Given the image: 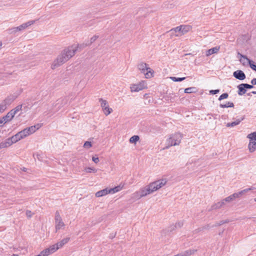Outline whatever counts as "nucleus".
I'll return each instance as SVG.
<instances>
[{"instance_id":"obj_12","label":"nucleus","mask_w":256,"mask_h":256,"mask_svg":"<svg viewBox=\"0 0 256 256\" xmlns=\"http://www.w3.org/2000/svg\"><path fill=\"white\" fill-rule=\"evenodd\" d=\"M8 138L10 140L11 144L12 145L13 144L16 143L21 139H22V136H21L20 132H18L15 135Z\"/></svg>"},{"instance_id":"obj_48","label":"nucleus","mask_w":256,"mask_h":256,"mask_svg":"<svg viewBox=\"0 0 256 256\" xmlns=\"http://www.w3.org/2000/svg\"><path fill=\"white\" fill-rule=\"evenodd\" d=\"M26 216L28 218H30L32 217V212L30 210H26Z\"/></svg>"},{"instance_id":"obj_11","label":"nucleus","mask_w":256,"mask_h":256,"mask_svg":"<svg viewBox=\"0 0 256 256\" xmlns=\"http://www.w3.org/2000/svg\"><path fill=\"white\" fill-rule=\"evenodd\" d=\"M145 88L144 82L140 83L137 84H133L130 86L132 92H138Z\"/></svg>"},{"instance_id":"obj_31","label":"nucleus","mask_w":256,"mask_h":256,"mask_svg":"<svg viewBox=\"0 0 256 256\" xmlns=\"http://www.w3.org/2000/svg\"><path fill=\"white\" fill-rule=\"evenodd\" d=\"M220 106L221 108H234V104L232 102H228L226 104H220Z\"/></svg>"},{"instance_id":"obj_9","label":"nucleus","mask_w":256,"mask_h":256,"mask_svg":"<svg viewBox=\"0 0 256 256\" xmlns=\"http://www.w3.org/2000/svg\"><path fill=\"white\" fill-rule=\"evenodd\" d=\"M99 102H100L102 109L104 114L106 116L110 114L112 112V108H109L108 102L106 100H104L102 98H100Z\"/></svg>"},{"instance_id":"obj_28","label":"nucleus","mask_w":256,"mask_h":256,"mask_svg":"<svg viewBox=\"0 0 256 256\" xmlns=\"http://www.w3.org/2000/svg\"><path fill=\"white\" fill-rule=\"evenodd\" d=\"M198 91V90L195 87H190L186 88L184 90V92L185 93L192 94L195 93Z\"/></svg>"},{"instance_id":"obj_55","label":"nucleus","mask_w":256,"mask_h":256,"mask_svg":"<svg viewBox=\"0 0 256 256\" xmlns=\"http://www.w3.org/2000/svg\"><path fill=\"white\" fill-rule=\"evenodd\" d=\"M248 96H250V93H248Z\"/></svg>"},{"instance_id":"obj_5","label":"nucleus","mask_w":256,"mask_h":256,"mask_svg":"<svg viewBox=\"0 0 256 256\" xmlns=\"http://www.w3.org/2000/svg\"><path fill=\"white\" fill-rule=\"evenodd\" d=\"M19 94L14 93L8 96L0 104L1 110H5L7 106L10 105L18 96Z\"/></svg>"},{"instance_id":"obj_56","label":"nucleus","mask_w":256,"mask_h":256,"mask_svg":"<svg viewBox=\"0 0 256 256\" xmlns=\"http://www.w3.org/2000/svg\"><path fill=\"white\" fill-rule=\"evenodd\" d=\"M26 168H24V170H24V171H26Z\"/></svg>"},{"instance_id":"obj_35","label":"nucleus","mask_w":256,"mask_h":256,"mask_svg":"<svg viewBox=\"0 0 256 256\" xmlns=\"http://www.w3.org/2000/svg\"><path fill=\"white\" fill-rule=\"evenodd\" d=\"M22 104L18 105L14 108L12 110H11L13 112L14 114L15 115L19 111L22 110Z\"/></svg>"},{"instance_id":"obj_51","label":"nucleus","mask_w":256,"mask_h":256,"mask_svg":"<svg viewBox=\"0 0 256 256\" xmlns=\"http://www.w3.org/2000/svg\"><path fill=\"white\" fill-rule=\"evenodd\" d=\"M5 121L4 118H3V117L1 118H0V125L2 124H4V122Z\"/></svg>"},{"instance_id":"obj_30","label":"nucleus","mask_w":256,"mask_h":256,"mask_svg":"<svg viewBox=\"0 0 256 256\" xmlns=\"http://www.w3.org/2000/svg\"><path fill=\"white\" fill-rule=\"evenodd\" d=\"M48 248V250H50V252L51 254L54 252L56 251L60 248H59L58 246L57 245V244H56L54 245L50 246Z\"/></svg>"},{"instance_id":"obj_22","label":"nucleus","mask_w":256,"mask_h":256,"mask_svg":"<svg viewBox=\"0 0 256 256\" xmlns=\"http://www.w3.org/2000/svg\"><path fill=\"white\" fill-rule=\"evenodd\" d=\"M248 149L250 152H254L256 150V142L250 141L248 144Z\"/></svg>"},{"instance_id":"obj_53","label":"nucleus","mask_w":256,"mask_h":256,"mask_svg":"<svg viewBox=\"0 0 256 256\" xmlns=\"http://www.w3.org/2000/svg\"><path fill=\"white\" fill-rule=\"evenodd\" d=\"M174 256H184L183 254H182V252L180 254H176V255H175Z\"/></svg>"},{"instance_id":"obj_41","label":"nucleus","mask_w":256,"mask_h":256,"mask_svg":"<svg viewBox=\"0 0 256 256\" xmlns=\"http://www.w3.org/2000/svg\"><path fill=\"white\" fill-rule=\"evenodd\" d=\"M228 93H226V92L224 93L220 96L218 100H222L224 99L227 98H228Z\"/></svg>"},{"instance_id":"obj_19","label":"nucleus","mask_w":256,"mask_h":256,"mask_svg":"<svg viewBox=\"0 0 256 256\" xmlns=\"http://www.w3.org/2000/svg\"><path fill=\"white\" fill-rule=\"evenodd\" d=\"M238 94L240 96H242L246 92V90L244 86H243V84H240L238 86Z\"/></svg>"},{"instance_id":"obj_40","label":"nucleus","mask_w":256,"mask_h":256,"mask_svg":"<svg viewBox=\"0 0 256 256\" xmlns=\"http://www.w3.org/2000/svg\"><path fill=\"white\" fill-rule=\"evenodd\" d=\"M84 170L86 172H96L97 171V170L96 168L90 167L85 168Z\"/></svg>"},{"instance_id":"obj_13","label":"nucleus","mask_w":256,"mask_h":256,"mask_svg":"<svg viewBox=\"0 0 256 256\" xmlns=\"http://www.w3.org/2000/svg\"><path fill=\"white\" fill-rule=\"evenodd\" d=\"M42 126V124H38L36 125L26 128V129L28 132V134L30 135L34 133L36 130H38Z\"/></svg>"},{"instance_id":"obj_14","label":"nucleus","mask_w":256,"mask_h":256,"mask_svg":"<svg viewBox=\"0 0 256 256\" xmlns=\"http://www.w3.org/2000/svg\"><path fill=\"white\" fill-rule=\"evenodd\" d=\"M238 54L240 56V58L246 60L248 62L250 68L252 70H253L256 72V64H254L253 61L248 59L246 56L243 55V54H240V52H238Z\"/></svg>"},{"instance_id":"obj_23","label":"nucleus","mask_w":256,"mask_h":256,"mask_svg":"<svg viewBox=\"0 0 256 256\" xmlns=\"http://www.w3.org/2000/svg\"><path fill=\"white\" fill-rule=\"evenodd\" d=\"M123 186H121L120 184L119 186H115L114 188H109L110 191L108 192H110V194H114L116 192H117L120 191L121 190H122Z\"/></svg>"},{"instance_id":"obj_50","label":"nucleus","mask_w":256,"mask_h":256,"mask_svg":"<svg viewBox=\"0 0 256 256\" xmlns=\"http://www.w3.org/2000/svg\"><path fill=\"white\" fill-rule=\"evenodd\" d=\"M250 82L252 85H256V78H253Z\"/></svg>"},{"instance_id":"obj_46","label":"nucleus","mask_w":256,"mask_h":256,"mask_svg":"<svg viewBox=\"0 0 256 256\" xmlns=\"http://www.w3.org/2000/svg\"><path fill=\"white\" fill-rule=\"evenodd\" d=\"M224 224V222L222 220L220 221L219 222H216L214 224L212 225V228L216 227L218 226H220Z\"/></svg>"},{"instance_id":"obj_47","label":"nucleus","mask_w":256,"mask_h":256,"mask_svg":"<svg viewBox=\"0 0 256 256\" xmlns=\"http://www.w3.org/2000/svg\"><path fill=\"white\" fill-rule=\"evenodd\" d=\"M220 92L219 90H210V93L212 94H216Z\"/></svg>"},{"instance_id":"obj_10","label":"nucleus","mask_w":256,"mask_h":256,"mask_svg":"<svg viewBox=\"0 0 256 256\" xmlns=\"http://www.w3.org/2000/svg\"><path fill=\"white\" fill-rule=\"evenodd\" d=\"M233 76L236 79L242 80L246 78V74L243 71L237 70L234 72Z\"/></svg>"},{"instance_id":"obj_34","label":"nucleus","mask_w":256,"mask_h":256,"mask_svg":"<svg viewBox=\"0 0 256 256\" xmlns=\"http://www.w3.org/2000/svg\"><path fill=\"white\" fill-rule=\"evenodd\" d=\"M248 138H250V141L256 142V132L248 134Z\"/></svg>"},{"instance_id":"obj_44","label":"nucleus","mask_w":256,"mask_h":256,"mask_svg":"<svg viewBox=\"0 0 256 256\" xmlns=\"http://www.w3.org/2000/svg\"><path fill=\"white\" fill-rule=\"evenodd\" d=\"M92 146L91 142L86 141L84 142V146L86 148H90Z\"/></svg>"},{"instance_id":"obj_24","label":"nucleus","mask_w":256,"mask_h":256,"mask_svg":"<svg viewBox=\"0 0 256 256\" xmlns=\"http://www.w3.org/2000/svg\"><path fill=\"white\" fill-rule=\"evenodd\" d=\"M70 238H66L62 239L61 241L57 242V245L58 246L59 248L62 247L64 244L68 242L70 240Z\"/></svg>"},{"instance_id":"obj_57","label":"nucleus","mask_w":256,"mask_h":256,"mask_svg":"<svg viewBox=\"0 0 256 256\" xmlns=\"http://www.w3.org/2000/svg\"><path fill=\"white\" fill-rule=\"evenodd\" d=\"M254 201L256 202V198H254Z\"/></svg>"},{"instance_id":"obj_33","label":"nucleus","mask_w":256,"mask_h":256,"mask_svg":"<svg viewBox=\"0 0 256 256\" xmlns=\"http://www.w3.org/2000/svg\"><path fill=\"white\" fill-rule=\"evenodd\" d=\"M184 223L182 222H178L176 224L175 226H172L170 227V231L174 230L177 228H181L182 226Z\"/></svg>"},{"instance_id":"obj_4","label":"nucleus","mask_w":256,"mask_h":256,"mask_svg":"<svg viewBox=\"0 0 256 256\" xmlns=\"http://www.w3.org/2000/svg\"><path fill=\"white\" fill-rule=\"evenodd\" d=\"M137 66L141 72L144 74L146 78H149L153 76L154 70L148 67L146 63L142 62Z\"/></svg>"},{"instance_id":"obj_52","label":"nucleus","mask_w":256,"mask_h":256,"mask_svg":"<svg viewBox=\"0 0 256 256\" xmlns=\"http://www.w3.org/2000/svg\"><path fill=\"white\" fill-rule=\"evenodd\" d=\"M222 222H224V224L228 223L229 222V220H222Z\"/></svg>"},{"instance_id":"obj_29","label":"nucleus","mask_w":256,"mask_h":256,"mask_svg":"<svg viewBox=\"0 0 256 256\" xmlns=\"http://www.w3.org/2000/svg\"><path fill=\"white\" fill-rule=\"evenodd\" d=\"M197 251L196 250H188L184 252H182V254L184 256H190L192 254H194L195 252Z\"/></svg>"},{"instance_id":"obj_20","label":"nucleus","mask_w":256,"mask_h":256,"mask_svg":"<svg viewBox=\"0 0 256 256\" xmlns=\"http://www.w3.org/2000/svg\"><path fill=\"white\" fill-rule=\"evenodd\" d=\"M14 116L13 112L12 110H10L5 116H3V118H4L5 122H6L10 120Z\"/></svg>"},{"instance_id":"obj_17","label":"nucleus","mask_w":256,"mask_h":256,"mask_svg":"<svg viewBox=\"0 0 256 256\" xmlns=\"http://www.w3.org/2000/svg\"><path fill=\"white\" fill-rule=\"evenodd\" d=\"M225 204L223 200L221 202H218L217 203L212 206L210 211L213 210H216L221 208Z\"/></svg>"},{"instance_id":"obj_32","label":"nucleus","mask_w":256,"mask_h":256,"mask_svg":"<svg viewBox=\"0 0 256 256\" xmlns=\"http://www.w3.org/2000/svg\"><path fill=\"white\" fill-rule=\"evenodd\" d=\"M140 140L138 136L134 135L132 136L129 140V142L131 144H136L138 141Z\"/></svg>"},{"instance_id":"obj_1","label":"nucleus","mask_w":256,"mask_h":256,"mask_svg":"<svg viewBox=\"0 0 256 256\" xmlns=\"http://www.w3.org/2000/svg\"><path fill=\"white\" fill-rule=\"evenodd\" d=\"M167 180L166 179H162L151 182L138 191L135 192L133 194V197L136 199H140L142 197L146 196L164 186Z\"/></svg>"},{"instance_id":"obj_21","label":"nucleus","mask_w":256,"mask_h":256,"mask_svg":"<svg viewBox=\"0 0 256 256\" xmlns=\"http://www.w3.org/2000/svg\"><path fill=\"white\" fill-rule=\"evenodd\" d=\"M12 144L10 142L8 138L6 139L4 141H3L0 143V149L8 148Z\"/></svg>"},{"instance_id":"obj_49","label":"nucleus","mask_w":256,"mask_h":256,"mask_svg":"<svg viewBox=\"0 0 256 256\" xmlns=\"http://www.w3.org/2000/svg\"><path fill=\"white\" fill-rule=\"evenodd\" d=\"M204 230H209L210 228H212V226L210 224H206L204 226H202Z\"/></svg>"},{"instance_id":"obj_7","label":"nucleus","mask_w":256,"mask_h":256,"mask_svg":"<svg viewBox=\"0 0 256 256\" xmlns=\"http://www.w3.org/2000/svg\"><path fill=\"white\" fill-rule=\"evenodd\" d=\"M192 28V26L189 25H181L180 26H177L175 28H172L170 30V32L172 34H174V32H180L182 34H185L186 33L189 32Z\"/></svg>"},{"instance_id":"obj_15","label":"nucleus","mask_w":256,"mask_h":256,"mask_svg":"<svg viewBox=\"0 0 256 256\" xmlns=\"http://www.w3.org/2000/svg\"><path fill=\"white\" fill-rule=\"evenodd\" d=\"M110 191V189L108 188H106L101 190H99L96 193V197H101L106 194H110L108 192Z\"/></svg>"},{"instance_id":"obj_2","label":"nucleus","mask_w":256,"mask_h":256,"mask_svg":"<svg viewBox=\"0 0 256 256\" xmlns=\"http://www.w3.org/2000/svg\"><path fill=\"white\" fill-rule=\"evenodd\" d=\"M76 50V48L74 46H70L64 49L62 52L61 54L58 56L52 65V68L54 69L67 62L74 55Z\"/></svg>"},{"instance_id":"obj_6","label":"nucleus","mask_w":256,"mask_h":256,"mask_svg":"<svg viewBox=\"0 0 256 256\" xmlns=\"http://www.w3.org/2000/svg\"><path fill=\"white\" fill-rule=\"evenodd\" d=\"M252 190L251 188H246L244 190H242L239 192H238L234 193L232 194L223 199V200L224 202H230L234 200H235L236 198H240V196H241L244 193L248 192L249 190Z\"/></svg>"},{"instance_id":"obj_45","label":"nucleus","mask_w":256,"mask_h":256,"mask_svg":"<svg viewBox=\"0 0 256 256\" xmlns=\"http://www.w3.org/2000/svg\"><path fill=\"white\" fill-rule=\"evenodd\" d=\"M92 160L96 164H98L100 161L98 158L96 156H92Z\"/></svg>"},{"instance_id":"obj_36","label":"nucleus","mask_w":256,"mask_h":256,"mask_svg":"<svg viewBox=\"0 0 256 256\" xmlns=\"http://www.w3.org/2000/svg\"><path fill=\"white\" fill-rule=\"evenodd\" d=\"M50 254V250L48 248H46L44 250L42 251L40 254H39L40 256H48Z\"/></svg>"},{"instance_id":"obj_26","label":"nucleus","mask_w":256,"mask_h":256,"mask_svg":"<svg viewBox=\"0 0 256 256\" xmlns=\"http://www.w3.org/2000/svg\"><path fill=\"white\" fill-rule=\"evenodd\" d=\"M34 23V20H30L26 23L22 24H21L20 26V28H22V30L28 27L29 26L33 24Z\"/></svg>"},{"instance_id":"obj_18","label":"nucleus","mask_w":256,"mask_h":256,"mask_svg":"<svg viewBox=\"0 0 256 256\" xmlns=\"http://www.w3.org/2000/svg\"><path fill=\"white\" fill-rule=\"evenodd\" d=\"M220 50V47L216 46L208 50L206 52V56H210L212 54L217 53Z\"/></svg>"},{"instance_id":"obj_58","label":"nucleus","mask_w":256,"mask_h":256,"mask_svg":"<svg viewBox=\"0 0 256 256\" xmlns=\"http://www.w3.org/2000/svg\"><path fill=\"white\" fill-rule=\"evenodd\" d=\"M0 126H1L0 125Z\"/></svg>"},{"instance_id":"obj_27","label":"nucleus","mask_w":256,"mask_h":256,"mask_svg":"<svg viewBox=\"0 0 256 256\" xmlns=\"http://www.w3.org/2000/svg\"><path fill=\"white\" fill-rule=\"evenodd\" d=\"M8 32L10 34H14L16 32L22 30V28H20V26H18L17 27H14L12 28L9 29Z\"/></svg>"},{"instance_id":"obj_37","label":"nucleus","mask_w":256,"mask_h":256,"mask_svg":"<svg viewBox=\"0 0 256 256\" xmlns=\"http://www.w3.org/2000/svg\"><path fill=\"white\" fill-rule=\"evenodd\" d=\"M98 38V36H93L91 38H90V42H88V43H86L85 46H84V44H83V46L84 47V46H90V44H91L92 43H93Z\"/></svg>"},{"instance_id":"obj_39","label":"nucleus","mask_w":256,"mask_h":256,"mask_svg":"<svg viewBox=\"0 0 256 256\" xmlns=\"http://www.w3.org/2000/svg\"><path fill=\"white\" fill-rule=\"evenodd\" d=\"M170 79L172 80L174 82H182L183 80L186 79L185 77L183 78H176L174 76L170 77Z\"/></svg>"},{"instance_id":"obj_54","label":"nucleus","mask_w":256,"mask_h":256,"mask_svg":"<svg viewBox=\"0 0 256 256\" xmlns=\"http://www.w3.org/2000/svg\"><path fill=\"white\" fill-rule=\"evenodd\" d=\"M252 92V94H256V91H252V92Z\"/></svg>"},{"instance_id":"obj_43","label":"nucleus","mask_w":256,"mask_h":256,"mask_svg":"<svg viewBox=\"0 0 256 256\" xmlns=\"http://www.w3.org/2000/svg\"><path fill=\"white\" fill-rule=\"evenodd\" d=\"M243 84V86H244L246 89H251L254 88V85H252V84Z\"/></svg>"},{"instance_id":"obj_8","label":"nucleus","mask_w":256,"mask_h":256,"mask_svg":"<svg viewBox=\"0 0 256 256\" xmlns=\"http://www.w3.org/2000/svg\"><path fill=\"white\" fill-rule=\"evenodd\" d=\"M54 220L56 232L58 230H60L65 226L58 211H56L55 213Z\"/></svg>"},{"instance_id":"obj_38","label":"nucleus","mask_w":256,"mask_h":256,"mask_svg":"<svg viewBox=\"0 0 256 256\" xmlns=\"http://www.w3.org/2000/svg\"><path fill=\"white\" fill-rule=\"evenodd\" d=\"M20 134L21 136H22V138L29 136L28 132L26 130V128H24V130H21L20 132Z\"/></svg>"},{"instance_id":"obj_3","label":"nucleus","mask_w":256,"mask_h":256,"mask_svg":"<svg viewBox=\"0 0 256 256\" xmlns=\"http://www.w3.org/2000/svg\"><path fill=\"white\" fill-rule=\"evenodd\" d=\"M182 138V136L180 133H176L174 134H172L166 140L168 146L166 147V148H168L172 146L179 145L181 142Z\"/></svg>"},{"instance_id":"obj_16","label":"nucleus","mask_w":256,"mask_h":256,"mask_svg":"<svg viewBox=\"0 0 256 256\" xmlns=\"http://www.w3.org/2000/svg\"><path fill=\"white\" fill-rule=\"evenodd\" d=\"M244 118V116H243L240 118L236 120L235 121L232 122H228L226 124L227 127H234L236 125H238L242 120H243Z\"/></svg>"},{"instance_id":"obj_25","label":"nucleus","mask_w":256,"mask_h":256,"mask_svg":"<svg viewBox=\"0 0 256 256\" xmlns=\"http://www.w3.org/2000/svg\"><path fill=\"white\" fill-rule=\"evenodd\" d=\"M34 23V20H30L26 23L22 24H21L20 26V28H22V30L28 27L29 26L33 24Z\"/></svg>"},{"instance_id":"obj_42","label":"nucleus","mask_w":256,"mask_h":256,"mask_svg":"<svg viewBox=\"0 0 256 256\" xmlns=\"http://www.w3.org/2000/svg\"><path fill=\"white\" fill-rule=\"evenodd\" d=\"M204 230V228H202V226H201V227H200L196 230H194V231H193V233L194 234H198L202 231H203Z\"/></svg>"}]
</instances>
